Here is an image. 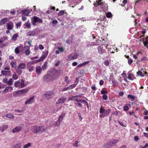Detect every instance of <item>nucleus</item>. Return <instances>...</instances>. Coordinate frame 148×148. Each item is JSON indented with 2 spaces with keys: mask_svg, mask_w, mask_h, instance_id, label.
Instances as JSON below:
<instances>
[{
  "mask_svg": "<svg viewBox=\"0 0 148 148\" xmlns=\"http://www.w3.org/2000/svg\"><path fill=\"white\" fill-rule=\"evenodd\" d=\"M46 128L44 127L38 125H35L32 127L31 130L34 133L39 135L45 131Z\"/></svg>",
  "mask_w": 148,
  "mask_h": 148,
  "instance_id": "1",
  "label": "nucleus"
},
{
  "mask_svg": "<svg viewBox=\"0 0 148 148\" xmlns=\"http://www.w3.org/2000/svg\"><path fill=\"white\" fill-rule=\"evenodd\" d=\"M96 6H98V8H101L102 10H99V11L101 12L102 11L107 10L108 9V6L103 1V0H97L96 3L94 4Z\"/></svg>",
  "mask_w": 148,
  "mask_h": 148,
  "instance_id": "2",
  "label": "nucleus"
},
{
  "mask_svg": "<svg viewBox=\"0 0 148 148\" xmlns=\"http://www.w3.org/2000/svg\"><path fill=\"white\" fill-rule=\"evenodd\" d=\"M111 112L110 109H108L107 110L102 108H101L99 110V113L101 114L99 116L100 118H103L108 115Z\"/></svg>",
  "mask_w": 148,
  "mask_h": 148,
  "instance_id": "3",
  "label": "nucleus"
},
{
  "mask_svg": "<svg viewBox=\"0 0 148 148\" xmlns=\"http://www.w3.org/2000/svg\"><path fill=\"white\" fill-rule=\"evenodd\" d=\"M26 67V64L24 63H20L17 67L16 71L17 73L19 74H21L22 73V70L24 69Z\"/></svg>",
  "mask_w": 148,
  "mask_h": 148,
  "instance_id": "4",
  "label": "nucleus"
},
{
  "mask_svg": "<svg viewBox=\"0 0 148 148\" xmlns=\"http://www.w3.org/2000/svg\"><path fill=\"white\" fill-rule=\"evenodd\" d=\"M107 46H105L104 45H101L97 48V49L98 52L101 54H102L104 53L106 49L107 48Z\"/></svg>",
  "mask_w": 148,
  "mask_h": 148,
  "instance_id": "5",
  "label": "nucleus"
},
{
  "mask_svg": "<svg viewBox=\"0 0 148 148\" xmlns=\"http://www.w3.org/2000/svg\"><path fill=\"white\" fill-rule=\"evenodd\" d=\"M35 102L34 97L32 96L30 98L27 99L25 101V103L26 105H29L34 103Z\"/></svg>",
  "mask_w": 148,
  "mask_h": 148,
  "instance_id": "6",
  "label": "nucleus"
},
{
  "mask_svg": "<svg viewBox=\"0 0 148 148\" xmlns=\"http://www.w3.org/2000/svg\"><path fill=\"white\" fill-rule=\"evenodd\" d=\"M54 95L53 93L51 91L46 92L44 95L45 97L47 100L51 98Z\"/></svg>",
  "mask_w": 148,
  "mask_h": 148,
  "instance_id": "7",
  "label": "nucleus"
},
{
  "mask_svg": "<svg viewBox=\"0 0 148 148\" xmlns=\"http://www.w3.org/2000/svg\"><path fill=\"white\" fill-rule=\"evenodd\" d=\"M34 64V62L33 61H29L27 64V67L29 69V71L31 72L32 71L34 68V67L32 65Z\"/></svg>",
  "mask_w": 148,
  "mask_h": 148,
  "instance_id": "8",
  "label": "nucleus"
},
{
  "mask_svg": "<svg viewBox=\"0 0 148 148\" xmlns=\"http://www.w3.org/2000/svg\"><path fill=\"white\" fill-rule=\"evenodd\" d=\"M28 89H24L16 91L13 93V95L14 97L16 96V95L21 94L27 93L28 92Z\"/></svg>",
  "mask_w": 148,
  "mask_h": 148,
  "instance_id": "9",
  "label": "nucleus"
},
{
  "mask_svg": "<svg viewBox=\"0 0 148 148\" xmlns=\"http://www.w3.org/2000/svg\"><path fill=\"white\" fill-rule=\"evenodd\" d=\"M32 24L33 25H36V23L38 22L42 23V21L41 19H39V18L36 16H34L33 17V21H32Z\"/></svg>",
  "mask_w": 148,
  "mask_h": 148,
  "instance_id": "10",
  "label": "nucleus"
},
{
  "mask_svg": "<svg viewBox=\"0 0 148 148\" xmlns=\"http://www.w3.org/2000/svg\"><path fill=\"white\" fill-rule=\"evenodd\" d=\"M48 53V51H46L44 53L43 55L40 58L39 60H38V62H39L40 61H42L45 59L47 57Z\"/></svg>",
  "mask_w": 148,
  "mask_h": 148,
  "instance_id": "11",
  "label": "nucleus"
},
{
  "mask_svg": "<svg viewBox=\"0 0 148 148\" xmlns=\"http://www.w3.org/2000/svg\"><path fill=\"white\" fill-rule=\"evenodd\" d=\"M13 90L12 87L10 86H8L6 87L5 89L3 91V93H6L7 92H12Z\"/></svg>",
  "mask_w": 148,
  "mask_h": 148,
  "instance_id": "12",
  "label": "nucleus"
},
{
  "mask_svg": "<svg viewBox=\"0 0 148 148\" xmlns=\"http://www.w3.org/2000/svg\"><path fill=\"white\" fill-rule=\"evenodd\" d=\"M67 98L66 97H62L60 98L56 102V103L58 104L59 103H62L64 102L66 100Z\"/></svg>",
  "mask_w": 148,
  "mask_h": 148,
  "instance_id": "13",
  "label": "nucleus"
},
{
  "mask_svg": "<svg viewBox=\"0 0 148 148\" xmlns=\"http://www.w3.org/2000/svg\"><path fill=\"white\" fill-rule=\"evenodd\" d=\"M22 129V127L20 126H16L15 128L13 129L12 130V132L13 133H15L19 132Z\"/></svg>",
  "mask_w": 148,
  "mask_h": 148,
  "instance_id": "14",
  "label": "nucleus"
},
{
  "mask_svg": "<svg viewBox=\"0 0 148 148\" xmlns=\"http://www.w3.org/2000/svg\"><path fill=\"white\" fill-rule=\"evenodd\" d=\"M30 48L29 46H26L24 47L25 53L27 55H28L30 53Z\"/></svg>",
  "mask_w": 148,
  "mask_h": 148,
  "instance_id": "15",
  "label": "nucleus"
},
{
  "mask_svg": "<svg viewBox=\"0 0 148 148\" xmlns=\"http://www.w3.org/2000/svg\"><path fill=\"white\" fill-rule=\"evenodd\" d=\"M10 72L9 69L8 67L5 68L4 70L1 71L2 73L5 75L10 74Z\"/></svg>",
  "mask_w": 148,
  "mask_h": 148,
  "instance_id": "16",
  "label": "nucleus"
},
{
  "mask_svg": "<svg viewBox=\"0 0 148 148\" xmlns=\"http://www.w3.org/2000/svg\"><path fill=\"white\" fill-rule=\"evenodd\" d=\"M78 55L77 54L73 55L72 54H70L68 56V60H71L76 59L77 58Z\"/></svg>",
  "mask_w": 148,
  "mask_h": 148,
  "instance_id": "17",
  "label": "nucleus"
},
{
  "mask_svg": "<svg viewBox=\"0 0 148 148\" xmlns=\"http://www.w3.org/2000/svg\"><path fill=\"white\" fill-rule=\"evenodd\" d=\"M7 27L8 30H12L13 27V23L12 22H10L7 24Z\"/></svg>",
  "mask_w": 148,
  "mask_h": 148,
  "instance_id": "18",
  "label": "nucleus"
},
{
  "mask_svg": "<svg viewBox=\"0 0 148 148\" xmlns=\"http://www.w3.org/2000/svg\"><path fill=\"white\" fill-rule=\"evenodd\" d=\"M114 145L112 141L111 140L108 141L107 143L105 145V147L106 148H110L112 147Z\"/></svg>",
  "mask_w": 148,
  "mask_h": 148,
  "instance_id": "19",
  "label": "nucleus"
},
{
  "mask_svg": "<svg viewBox=\"0 0 148 148\" xmlns=\"http://www.w3.org/2000/svg\"><path fill=\"white\" fill-rule=\"evenodd\" d=\"M127 75L128 76V78L129 80H132L136 78L134 75L130 72H128L127 73Z\"/></svg>",
  "mask_w": 148,
  "mask_h": 148,
  "instance_id": "20",
  "label": "nucleus"
},
{
  "mask_svg": "<svg viewBox=\"0 0 148 148\" xmlns=\"http://www.w3.org/2000/svg\"><path fill=\"white\" fill-rule=\"evenodd\" d=\"M8 126L7 125H3L0 126V131L3 132L8 128Z\"/></svg>",
  "mask_w": 148,
  "mask_h": 148,
  "instance_id": "21",
  "label": "nucleus"
},
{
  "mask_svg": "<svg viewBox=\"0 0 148 148\" xmlns=\"http://www.w3.org/2000/svg\"><path fill=\"white\" fill-rule=\"evenodd\" d=\"M23 46L22 45H20L17 47L15 49V53L16 54H18L20 52V49L23 48Z\"/></svg>",
  "mask_w": 148,
  "mask_h": 148,
  "instance_id": "22",
  "label": "nucleus"
},
{
  "mask_svg": "<svg viewBox=\"0 0 148 148\" xmlns=\"http://www.w3.org/2000/svg\"><path fill=\"white\" fill-rule=\"evenodd\" d=\"M8 19L7 18H5L1 20L0 21V25H2L5 24L8 21Z\"/></svg>",
  "mask_w": 148,
  "mask_h": 148,
  "instance_id": "23",
  "label": "nucleus"
},
{
  "mask_svg": "<svg viewBox=\"0 0 148 148\" xmlns=\"http://www.w3.org/2000/svg\"><path fill=\"white\" fill-rule=\"evenodd\" d=\"M42 68L40 66H37L36 67V71L38 74H40L42 72Z\"/></svg>",
  "mask_w": 148,
  "mask_h": 148,
  "instance_id": "24",
  "label": "nucleus"
},
{
  "mask_svg": "<svg viewBox=\"0 0 148 148\" xmlns=\"http://www.w3.org/2000/svg\"><path fill=\"white\" fill-rule=\"evenodd\" d=\"M65 115V114L64 113H62L59 117L58 120L61 122L63 120Z\"/></svg>",
  "mask_w": 148,
  "mask_h": 148,
  "instance_id": "25",
  "label": "nucleus"
},
{
  "mask_svg": "<svg viewBox=\"0 0 148 148\" xmlns=\"http://www.w3.org/2000/svg\"><path fill=\"white\" fill-rule=\"evenodd\" d=\"M5 116L8 118L13 119L14 118V115L11 113H9L5 115Z\"/></svg>",
  "mask_w": 148,
  "mask_h": 148,
  "instance_id": "26",
  "label": "nucleus"
},
{
  "mask_svg": "<svg viewBox=\"0 0 148 148\" xmlns=\"http://www.w3.org/2000/svg\"><path fill=\"white\" fill-rule=\"evenodd\" d=\"M137 74L140 76H141L142 77H143L144 76V74H146L147 73V72L145 71H143V72L140 71H138L137 73Z\"/></svg>",
  "mask_w": 148,
  "mask_h": 148,
  "instance_id": "27",
  "label": "nucleus"
},
{
  "mask_svg": "<svg viewBox=\"0 0 148 148\" xmlns=\"http://www.w3.org/2000/svg\"><path fill=\"white\" fill-rule=\"evenodd\" d=\"M14 85L16 87L21 88L20 81H16L14 84Z\"/></svg>",
  "mask_w": 148,
  "mask_h": 148,
  "instance_id": "28",
  "label": "nucleus"
},
{
  "mask_svg": "<svg viewBox=\"0 0 148 148\" xmlns=\"http://www.w3.org/2000/svg\"><path fill=\"white\" fill-rule=\"evenodd\" d=\"M47 62L46 61L45 62L44 64L42 66V70H45L47 68Z\"/></svg>",
  "mask_w": 148,
  "mask_h": 148,
  "instance_id": "29",
  "label": "nucleus"
},
{
  "mask_svg": "<svg viewBox=\"0 0 148 148\" xmlns=\"http://www.w3.org/2000/svg\"><path fill=\"white\" fill-rule=\"evenodd\" d=\"M21 88H23L25 87L26 85L24 84V82L23 79H22L20 81Z\"/></svg>",
  "mask_w": 148,
  "mask_h": 148,
  "instance_id": "30",
  "label": "nucleus"
},
{
  "mask_svg": "<svg viewBox=\"0 0 148 148\" xmlns=\"http://www.w3.org/2000/svg\"><path fill=\"white\" fill-rule=\"evenodd\" d=\"M77 97V96H71L69 97L68 98L69 100H73L75 102L76 98Z\"/></svg>",
  "mask_w": 148,
  "mask_h": 148,
  "instance_id": "31",
  "label": "nucleus"
},
{
  "mask_svg": "<svg viewBox=\"0 0 148 148\" xmlns=\"http://www.w3.org/2000/svg\"><path fill=\"white\" fill-rule=\"evenodd\" d=\"M10 65L12 67L15 68L16 66V61H12L10 63Z\"/></svg>",
  "mask_w": 148,
  "mask_h": 148,
  "instance_id": "32",
  "label": "nucleus"
},
{
  "mask_svg": "<svg viewBox=\"0 0 148 148\" xmlns=\"http://www.w3.org/2000/svg\"><path fill=\"white\" fill-rule=\"evenodd\" d=\"M22 13L23 14L26 16H28L29 13L28 11L27 10H25L22 11Z\"/></svg>",
  "mask_w": 148,
  "mask_h": 148,
  "instance_id": "33",
  "label": "nucleus"
},
{
  "mask_svg": "<svg viewBox=\"0 0 148 148\" xmlns=\"http://www.w3.org/2000/svg\"><path fill=\"white\" fill-rule=\"evenodd\" d=\"M32 144L30 143H28L27 144H26L24 145L23 147V148H29L32 145Z\"/></svg>",
  "mask_w": 148,
  "mask_h": 148,
  "instance_id": "34",
  "label": "nucleus"
},
{
  "mask_svg": "<svg viewBox=\"0 0 148 148\" xmlns=\"http://www.w3.org/2000/svg\"><path fill=\"white\" fill-rule=\"evenodd\" d=\"M13 82V79L12 78H10V79L7 82V84L8 85L10 86L12 84Z\"/></svg>",
  "mask_w": 148,
  "mask_h": 148,
  "instance_id": "35",
  "label": "nucleus"
},
{
  "mask_svg": "<svg viewBox=\"0 0 148 148\" xmlns=\"http://www.w3.org/2000/svg\"><path fill=\"white\" fill-rule=\"evenodd\" d=\"M18 36V35L17 34H15L12 37V39L14 40H15Z\"/></svg>",
  "mask_w": 148,
  "mask_h": 148,
  "instance_id": "36",
  "label": "nucleus"
},
{
  "mask_svg": "<svg viewBox=\"0 0 148 148\" xmlns=\"http://www.w3.org/2000/svg\"><path fill=\"white\" fill-rule=\"evenodd\" d=\"M25 25L27 28H29L30 27V24L28 21L25 23Z\"/></svg>",
  "mask_w": 148,
  "mask_h": 148,
  "instance_id": "37",
  "label": "nucleus"
},
{
  "mask_svg": "<svg viewBox=\"0 0 148 148\" xmlns=\"http://www.w3.org/2000/svg\"><path fill=\"white\" fill-rule=\"evenodd\" d=\"M111 141L112 143H113L114 145L118 142V140H117L115 139H112L111 140Z\"/></svg>",
  "mask_w": 148,
  "mask_h": 148,
  "instance_id": "38",
  "label": "nucleus"
},
{
  "mask_svg": "<svg viewBox=\"0 0 148 148\" xmlns=\"http://www.w3.org/2000/svg\"><path fill=\"white\" fill-rule=\"evenodd\" d=\"M12 78L13 79L16 80L18 79V76L16 73H14L13 75Z\"/></svg>",
  "mask_w": 148,
  "mask_h": 148,
  "instance_id": "39",
  "label": "nucleus"
},
{
  "mask_svg": "<svg viewBox=\"0 0 148 148\" xmlns=\"http://www.w3.org/2000/svg\"><path fill=\"white\" fill-rule=\"evenodd\" d=\"M61 122L59 120H58L55 123V125L57 126H59L60 125L61 123Z\"/></svg>",
  "mask_w": 148,
  "mask_h": 148,
  "instance_id": "40",
  "label": "nucleus"
},
{
  "mask_svg": "<svg viewBox=\"0 0 148 148\" xmlns=\"http://www.w3.org/2000/svg\"><path fill=\"white\" fill-rule=\"evenodd\" d=\"M5 37H3L0 38V43H1L5 41Z\"/></svg>",
  "mask_w": 148,
  "mask_h": 148,
  "instance_id": "41",
  "label": "nucleus"
},
{
  "mask_svg": "<svg viewBox=\"0 0 148 148\" xmlns=\"http://www.w3.org/2000/svg\"><path fill=\"white\" fill-rule=\"evenodd\" d=\"M21 146L20 144H16L14 146L13 148H21Z\"/></svg>",
  "mask_w": 148,
  "mask_h": 148,
  "instance_id": "42",
  "label": "nucleus"
},
{
  "mask_svg": "<svg viewBox=\"0 0 148 148\" xmlns=\"http://www.w3.org/2000/svg\"><path fill=\"white\" fill-rule=\"evenodd\" d=\"M104 63V64L107 66H108L109 64V62L107 60H105Z\"/></svg>",
  "mask_w": 148,
  "mask_h": 148,
  "instance_id": "43",
  "label": "nucleus"
},
{
  "mask_svg": "<svg viewBox=\"0 0 148 148\" xmlns=\"http://www.w3.org/2000/svg\"><path fill=\"white\" fill-rule=\"evenodd\" d=\"M124 72H125V71H124L123 73L122 74V76L124 78V80L125 81H126V74L124 73Z\"/></svg>",
  "mask_w": 148,
  "mask_h": 148,
  "instance_id": "44",
  "label": "nucleus"
},
{
  "mask_svg": "<svg viewBox=\"0 0 148 148\" xmlns=\"http://www.w3.org/2000/svg\"><path fill=\"white\" fill-rule=\"evenodd\" d=\"M106 16L107 18H110L112 16V14L111 12H108L106 14Z\"/></svg>",
  "mask_w": 148,
  "mask_h": 148,
  "instance_id": "45",
  "label": "nucleus"
},
{
  "mask_svg": "<svg viewBox=\"0 0 148 148\" xmlns=\"http://www.w3.org/2000/svg\"><path fill=\"white\" fill-rule=\"evenodd\" d=\"M50 77V75L48 74L44 76V79H49Z\"/></svg>",
  "mask_w": 148,
  "mask_h": 148,
  "instance_id": "46",
  "label": "nucleus"
},
{
  "mask_svg": "<svg viewBox=\"0 0 148 148\" xmlns=\"http://www.w3.org/2000/svg\"><path fill=\"white\" fill-rule=\"evenodd\" d=\"M57 49L61 52H63L64 51V50L63 48L62 47H58Z\"/></svg>",
  "mask_w": 148,
  "mask_h": 148,
  "instance_id": "47",
  "label": "nucleus"
},
{
  "mask_svg": "<svg viewBox=\"0 0 148 148\" xmlns=\"http://www.w3.org/2000/svg\"><path fill=\"white\" fill-rule=\"evenodd\" d=\"M133 60L130 58H128V62L129 64H131L133 62Z\"/></svg>",
  "mask_w": 148,
  "mask_h": 148,
  "instance_id": "48",
  "label": "nucleus"
},
{
  "mask_svg": "<svg viewBox=\"0 0 148 148\" xmlns=\"http://www.w3.org/2000/svg\"><path fill=\"white\" fill-rule=\"evenodd\" d=\"M127 97L128 98H131L132 99H135V97L134 96L130 95H128Z\"/></svg>",
  "mask_w": 148,
  "mask_h": 148,
  "instance_id": "49",
  "label": "nucleus"
},
{
  "mask_svg": "<svg viewBox=\"0 0 148 148\" xmlns=\"http://www.w3.org/2000/svg\"><path fill=\"white\" fill-rule=\"evenodd\" d=\"M65 82H66L67 84H69V81L68 80L69 77H66L64 78Z\"/></svg>",
  "mask_w": 148,
  "mask_h": 148,
  "instance_id": "50",
  "label": "nucleus"
},
{
  "mask_svg": "<svg viewBox=\"0 0 148 148\" xmlns=\"http://www.w3.org/2000/svg\"><path fill=\"white\" fill-rule=\"evenodd\" d=\"M76 86V84H73L70 86L69 87L70 88V89H72L74 88H75Z\"/></svg>",
  "mask_w": 148,
  "mask_h": 148,
  "instance_id": "51",
  "label": "nucleus"
},
{
  "mask_svg": "<svg viewBox=\"0 0 148 148\" xmlns=\"http://www.w3.org/2000/svg\"><path fill=\"white\" fill-rule=\"evenodd\" d=\"M64 14V11L63 10L60 11L58 13L59 16L63 15Z\"/></svg>",
  "mask_w": 148,
  "mask_h": 148,
  "instance_id": "52",
  "label": "nucleus"
},
{
  "mask_svg": "<svg viewBox=\"0 0 148 148\" xmlns=\"http://www.w3.org/2000/svg\"><path fill=\"white\" fill-rule=\"evenodd\" d=\"M79 103L80 102H79L78 103H74L76 105H78L79 107L82 108V105L81 103Z\"/></svg>",
  "mask_w": 148,
  "mask_h": 148,
  "instance_id": "53",
  "label": "nucleus"
},
{
  "mask_svg": "<svg viewBox=\"0 0 148 148\" xmlns=\"http://www.w3.org/2000/svg\"><path fill=\"white\" fill-rule=\"evenodd\" d=\"M123 109L124 111H127L129 110V108L127 106H125L124 107Z\"/></svg>",
  "mask_w": 148,
  "mask_h": 148,
  "instance_id": "54",
  "label": "nucleus"
},
{
  "mask_svg": "<svg viewBox=\"0 0 148 148\" xmlns=\"http://www.w3.org/2000/svg\"><path fill=\"white\" fill-rule=\"evenodd\" d=\"M103 99L104 100H106L107 99V96L106 95H104L103 96Z\"/></svg>",
  "mask_w": 148,
  "mask_h": 148,
  "instance_id": "55",
  "label": "nucleus"
},
{
  "mask_svg": "<svg viewBox=\"0 0 148 148\" xmlns=\"http://www.w3.org/2000/svg\"><path fill=\"white\" fill-rule=\"evenodd\" d=\"M39 48L41 50H42L44 49V46L42 45H39Z\"/></svg>",
  "mask_w": 148,
  "mask_h": 148,
  "instance_id": "56",
  "label": "nucleus"
},
{
  "mask_svg": "<svg viewBox=\"0 0 148 148\" xmlns=\"http://www.w3.org/2000/svg\"><path fill=\"white\" fill-rule=\"evenodd\" d=\"M79 142L77 141H76L75 142L74 145L76 147H78L80 145H79L78 144Z\"/></svg>",
  "mask_w": 148,
  "mask_h": 148,
  "instance_id": "57",
  "label": "nucleus"
},
{
  "mask_svg": "<svg viewBox=\"0 0 148 148\" xmlns=\"http://www.w3.org/2000/svg\"><path fill=\"white\" fill-rule=\"evenodd\" d=\"M108 92L107 90H102L101 91V94H104L106 93H107Z\"/></svg>",
  "mask_w": 148,
  "mask_h": 148,
  "instance_id": "58",
  "label": "nucleus"
},
{
  "mask_svg": "<svg viewBox=\"0 0 148 148\" xmlns=\"http://www.w3.org/2000/svg\"><path fill=\"white\" fill-rule=\"evenodd\" d=\"M69 89H70L69 87H67L66 88H63L62 90V91H65Z\"/></svg>",
  "mask_w": 148,
  "mask_h": 148,
  "instance_id": "59",
  "label": "nucleus"
},
{
  "mask_svg": "<svg viewBox=\"0 0 148 148\" xmlns=\"http://www.w3.org/2000/svg\"><path fill=\"white\" fill-rule=\"evenodd\" d=\"M5 86L1 82H0V89L1 88H4Z\"/></svg>",
  "mask_w": 148,
  "mask_h": 148,
  "instance_id": "60",
  "label": "nucleus"
},
{
  "mask_svg": "<svg viewBox=\"0 0 148 148\" xmlns=\"http://www.w3.org/2000/svg\"><path fill=\"white\" fill-rule=\"evenodd\" d=\"M103 83H104V81L103 80H101L100 81L99 84L101 86L103 84Z\"/></svg>",
  "mask_w": 148,
  "mask_h": 148,
  "instance_id": "61",
  "label": "nucleus"
},
{
  "mask_svg": "<svg viewBox=\"0 0 148 148\" xmlns=\"http://www.w3.org/2000/svg\"><path fill=\"white\" fill-rule=\"evenodd\" d=\"M77 62H74L72 63V65L73 66H76L77 65Z\"/></svg>",
  "mask_w": 148,
  "mask_h": 148,
  "instance_id": "62",
  "label": "nucleus"
},
{
  "mask_svg": "<svg viewBox=\"0 0 148 148\" xmlns=\"http://www.w3.org/2000/svg\"><path fill=\"white\" fill-rule=\"evenodd\" d=\"M144 136L146 137L147 138H148V133H146L145 132L144 133Z\"/></svg>",
  "mask_w": 148,
  "mask_h": 148,
  "instance_id": "63",
  "label": "nucleus"
},
{
  "mask_svg": "<svg viewBox=\"0 0 148 148\" xmlns=\"http://www.w3.org/2000/svg\"><path fill=\"white\" fill-rule=\"evenodd\" d=\"M144 114L145 115H147L148 114V111L145 110L144 112Z\"/></svg>",
  "mask_w": 148,
  "mask_h": 148,
  "instance_id": "64",
  "label": "nucleus"
}]
</instances>
